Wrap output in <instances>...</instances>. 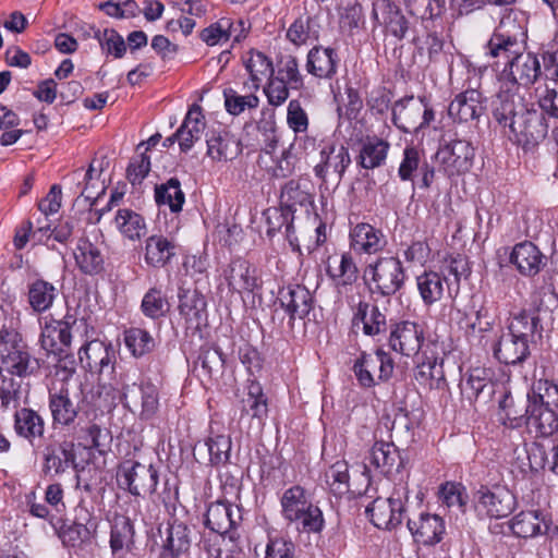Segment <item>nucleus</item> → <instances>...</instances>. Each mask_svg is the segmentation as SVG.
<instances>
[{
  "label": "nucleus",
  "instance_id": "nucleus-49",
  "mask_svg": "<svg viewBox=\"0 0 558 558\" xmlns=\"http://www.w3.org/2000/svg\"><path fill=\"white\" fill-rule=\"evenodd\" d=\"M286 37L294 46L301 47L317 40L319 32L311 15H301L290 25Z\"/></svg>",
  "mask_w": 558,
  "mask_h": 558
},
{
  "label": "nucleus",
  "instance_id": "nucleus-52",
  "mask_svg": "<svg viewBox=\"0 0 558 558\" xmlns=\"http://www.w3.org/2000/svg\"><path fill=\"white\" fill-rule=\"evenodd\" d=\"M484 374V369L475 368L461 381V392L470 402L477 400L482 393L490 396L495 392L494 385Z\"/></svg>",
  "mask_w": 558,
  "mask_h": 558
},
{
  "label": "nucleus",
  "instance_id": "nucleus-51",
  "mask_svg": "<svg viewBox=\"0 0 558 558\" xmlns=\"http://www.w3.org/2000/svg\"><path fill=\"white\" fill-rule=\"evenodd\" d=\"M264 215L268 225L267 234L274 236L284 228V234L293 245L296 241V238H293V213L281 205L280 208H268Z\"/></svg>",
  "mask_w": 558,
  "mask_h": 558
},
{
  "label": "nucleus",
  "instance_id": "nucleus-37",
  "mask_svg": "<svg viewBox=\"0 0 558 558\" xmlns=\"http://www.w3.org/2000/svg\"><path fill=\"white\" fill-rule=\"evenodd\" d=\"M73 254L76 266L83 274L97 275L104 269V255L88 239H80Z\"/></svg>",
  "mask_w": 558,
  "mask_h": 558
},
{
  "label": "nucleus",
  "instance_id": "nucleus-42",
  "mask_svg": "<svg viewBox=\"0 0 558 558\" xmlns=\"http://www.w3.org/2000/svg\"><path fill=\"white\" fill-rule=\"evenodd\" d=\"M175 255L174 242L163 235H151L145 244V262L155 268L165 267Z\"/></svg>",
  "mask_w": 558,
  "mask_h": 558
},
{
  "label": "nucleus",
  "instance_id": "nucleus-56",
  "mask_svg": "<svg viewBox=\"0 0 558 558\" xmlns=\"http://www.w3.org/2000/svg\"><path fill=\"white\" fill-rule=\"evenodd\" d=\"M124 343L135 357H141L155 348V340L148 331L142 328H130L124 331Z\"/></svg>",
  "mask_w": 558,
  "mask_h": 558
},
{
  "label": "nucleus",
  "instance_id": "nucleus-29",
  "mask_svg": "<svg viewBox=\"0 0 558 558\" xmlns=\"http://www.w3.org/2000/svg\"><path fill=\"white\" fill-rule=\"evenodd\" d=\"M544 255L532 242L524 241L513 246L510 254V263L523 276H535L544 265Z\"/></svg>",
  "mask_w": 558,
  "mask_h": 558
},
{
  "label": "nucleus",
  "instance_id": "nucleus-19",
  "mask_svg": "<svg viewBox=\"0 0 558 558\" xmlns=\"http://www.w3.org/2000/svg\"><path fill=\"white\" fill-rule=\"evenodd\" d=\"M340 64V57L331 47L314 46L306 57L305 69L318 80H332Z\"/></svg>",
  "mask_w": 558,
  "mask_h": 558
},
{
  "label": "nucleus",
  "instance_id": "nucleus-64",
  "mask_svg": "<svg viewBox=\"0 0 558 558\" xmlns=\"http://www.w3.org/2000/svg\"><path fill=\"white\" fill-rule=\"evenodd\" d=\"M527 401L541 400L542 402L558 405V384L548 379H539L533 385L532 393H527Z\"/></svg>",
  "mask_w": 558,
  "mask_h": 558
},
{
  "label": "nucleus",
  "instance_id": "nucleus-34",
  "mask_svg": "<svg viewBox=\"0 0 558 558\" xmlns=\"http://www.w3.org/2000/svg\"><path fill=\"white\" fill-rule=\"evenodd\" d=\"M245 70L250 75V83L243 84L245 92H257L265 78L274 74L271 61L262 52L251 50L243 57Z\"/></svg>",
  "mask_w": 558,
  "mask_h": 558
},
{
  "label": "nucleus",
  "instance_id": "nucleus-63",
  "mask_svg": "<svg viewBox=\"0 0 558 558\" xmlns=\"http://www.w3.org/2000/svg\"><path fill=\"white\" fill-rule=\"evenodd\" d=\"M463 329L469 338H477L482 333L489 332L493 329L494 322L484 307L478 308L472 317H465Z\"/></svg>",
  "mask_w": 558,
  "mask_h": 558
},
{
  "label": "nucleus",
  "instance_id": "nucleus-20",
  "mask_svg": "<svg viewBox=\"0 0 558 558\" xmlns=\"http://www.w3.org/2000/svg\"><path fill=\"white\" fill-rule=\"evenodd\" d=\"M525 423L538 436L549 437L558 430V414L541 400L527 401Z\"/></svg>",
  "mask_w": 558,
  "mask_h": 558
},
{
  "label": "nucleus",
  "instance_id": "nucleus-50",
  "mask_svg": "<svg viewBox=\"0 0 558 558\" xmlns=\"http://www.w3.org/2000/svg\"><path fill=\"white\" fill-rule=\"evenodd\" d=\"M56 296V287L46 280L37 279L28 286V303L37 313L49 310Z\"/></svg>",
  "mask_w": 558,
  "mask_h": 558
},
{
  "label": "nucleus",
  "instance_id": "nucleus-7",
  "mask_svg": "<svg viewBox=\"0 0 558 558\" xmlns=\"http://www.w3.org/2000/svg\"><path fill=\"white\" fill-rule=\"evenodd\" d=\"M541 75V63L536 54L520 51L499 74V92L518 93L519 86L533 85Z\"/></svg>",
  "mask_w": 558,
  "mask_h": 558
},
{
  "label": "nucleus",
  "instance_id": "nucleus-35",
  "mask_svg": "<svg viewBox=\"0 0 558 558\" xmlns=\"http://www.w3.org/2000/svg\"><path fill=\"white\" fill-rule=\"evenodd\" d=\"M242 399V415L246 414L255 420L260 429L268 417V399L257 381H250Z\"/></svg>",
  "mask_w": 558,
  "mask_h": 558
},
{
  "label": "nucleus",
  "instance_id": "nucleus-53",
  "mask_svg": "<svg viewBox=\"0 0 558 558\" xmlns=\"http://www.w3.org/2000/svg\"><path fill=\"white\" fill-rule=\"evenodd\" d=\"M307 184L299 180H290L281 190L280 205L290 209L292 213L296 206H307L312 204V195L307 190Z\"/></svg>",
  "mask_w": 558,
  "mask_h": 558
},
{
  "label": "nucleus",
  "instance_id": "nucleus-57",
  "mask_svg": "<svg viewBox=\"0 0 558 558\" xmlns=\"http://www.w3.org/2000/svg\"><path fill=\"white\" fill-rule=\"evenodd\" d=\"M543 520L537 511H522L511 521V530L519 537H533L542 532Z\"/></svg>",
  "mask_w": 558,
  "mask_h": 558
},
{
  "label": "nucleus",
  "instance_id": "nucleus-33",
  "mask_svg": "<svg viewBox=\"0 0 558 558\" xmlns=\"http://www.w3.org/2000/svg\"><path fill=\"white\" fill-rule=\"evenodd\" d=\"M204 130L205 118L202 108L198 105H193L187 111L183 123L175 132L180 149L183 153L189 151L194 143L201 138Z\"/></svg>",
  "mask_w": 558,
  "mask_h": 558
},
{
  "label": "nucleus",
  "instance_id": "nucleus-1",
  "mask_svg": "<svg viewBox=\"0 0 558 558\" xmlns=\"http://www.w3.org/2000/svg\"><path fill=\"white\" fill-rule=\"evenodd\" d=\"M493 118L508 137L523 146H534L548 133L545 117L527 106L519 93L498 92L493 101Z\"/></svg>",
  "mask_w": 558,
  "mask_h": 558
},
{
  "label": "nucleus",
  "instance_id": "nucleus-22",
  "mask_svg": "<svg viewBox=\"0 0 558 558\" xmlns=\"http://www.w3.org/2000/svg\"><path fill=\"white\" fill-rule=\"evenodd\" d=\"M366 468L389 476L401 466L398 448L391 441L376 440L366 457Z\"/></svg>",
  "mask_w": 558,
  "mask_h": 558
},
{
  "label": "nucleus",
  "instance_id": "nucleus-5",
  "mask_svg": "<svg viewBox=\"0 0 558 558\" xmlns=\"http://www.w3.org/2000/svg\"><path fill=\"white\" fill-rule=\"evenodd\" d=\"M241 509L238 506L223 500H218L208 506L205 514V525L216 535L204 539V546L220 547L227 539L233 545L239 539L234 527L241 522Z\"/></svg>",
  "mask_w": 558,
  "mask_h": 558
},
{
  "label": "nucleus",
  "instance_id": "nucleus-13",
  "mask_svg": "<svg viewBox=\"0 0 558 558\" xmlns=\"http://www.w3.org/2000/svg\"><path fill=\"white\" fill-rule=\"evenodd\" d=\"M38 368V361L24 344L5 340L0 335V371L22 378L34 375Z\"/></svg>",
  "mask_w": 558,
  "mask_h": 558
},
{
  "label": "nucleus",
  "instance_id": "nucleus-3",
  "mask_svg": "<svg viewBox=\"0 0 558 558\" xmlns=\"http://www.w3.org/2000/svg\"><path fill=\"white\" fill-rule=\"evenodd\" d=\"M280 505L282 518L289 523H295L298 530L305 533H319L323 530V512L301 485L287 488L281 495Z\"/></svg>",
  "mask_w": 558,
  "mask_h": 558
},
{
  "label": "nucleus",
  "instance_id": "nucleus-55",
  "mask_svg": "<svg viewBox=\"0 0 558 558\" xmlns=\"http://www.w3.org/2000/svg\"><path fill=\"white\" fill-rule=\"evenodd\" d=\"M246 93V95H241L231 87L223 90L225 108L228 113L239 116L245 109H256L258 107L259 98L256 96V92Z\"/></svg>",
  "mask_w": 558,
  "mask_h": 558
},
{
  "label": "nucleus",
  "instance_id": "nucleus-54",
  "mask_svg": "<svg viewBox=\"0 0 558 558\" xmlns=\"http://www.w3.org/2000/svg\"><path fill=\"white\" fill-rule=\"evenodd\" d=\"M538 329V318L525 311L514 315L509 324L508 333L529 344Z\"/></svg>",
  "mask_w": 558,
  "mask_h": 558
},
{
  "label": "nucleus",
  "instance_id": "nucleus-36",
  "mask_svg": "<svg viewBox=\"0 0 558 558\" xmlns=\"http://www.w3.org/2000/svg\"><path fill=\"white\" fill-rule=\"evenodd\" d=\"M378 12L381 15V24L385 25L388 33L398 39H402L408 32V21L402 14L400 8L390 0H383L374 5L373 15L379 20Z\"/></svg>",
  "mask_w": 558,
  "mask_h": 558
},
{
  "label": "nucleus",
  "instance_id": "nucleus-8",
  "mask_svg": "<svg viewBox=\"0 0 558 558\" xmlns=\"http://www.w3.org/2000/svg\"><path fill=\"white\" fill-rule=\"evenodd\" d=\"M117 476L119 486L136 497L154 494L159 480L158 471L151 463L131 460L120 465Z\"/></svg>",
  "mask_w": 558,
  "mask_h": 558
},
{
  "label": "nucleus",
  "instance_id": "nucleus-16",
  "mask_svg": "<svg viewBox=\"0 0 558 558\" xmlns=\"http://www.w3.org/2000/svg\"><path fill=\"white\" fill-rule=\"evenodd\" d=\"M436 157L444 167L445 172L449 177H453L470 170L474 157V148L465 140H456L440 147Z\"/></svg>",
  "mask_w": 558,
  "mask_h": 558
},
{
  "label": "nucleus",
  "instance_id": "nucleus-21",
  "mask_svg": "<svg viewBox=\"0 0 558 558\" xmlns=\"http://www.w3.org/2000/svg\"><path fill=\"white\" fill-rule=\"evenodd\" d=\"M278 301L290 316V320L303 319L313 307V296L307 288L301 284L288 286L279 290Z\"/></svg>",
  "mask_w": 558,
  "mask_h": 558
},
{
  "label": "nucleus",
  "instance_id": "nucleus-39",
  "mask_svg": "<svg viewBox=\"0 0 558 558\" xmlns=\"http://www.w3.org/2000/svg\"><path fill=\"white\" fill-rule=\"evenodd\" d=\"M207 156L214 161H227L235 158L241 149L235 138L228 132L213 131L207 135Z\"/></svg>",
  "mask_w": 558,
  "mask_h": 558
},
{
  "label": "nucleus",
  "instance_id": "nucleus-11",
  "mask_svg": "<svg viewBox=\"0 0 558 558\" xmlns=\"http://www.w3.org/2000/svg\"><path fill=\"white\" fill-rule=\"evenodd\" d=\"M78 360L82 366L90 373L99 374V386L104 391H109V381L105 380V371L110 369L112 377L122 368L116 367V351L111 343L100 340H92L78 350Z\"/></svg>",
  "mask_w": 558,
  "mask_h": 558
},
{
  "label": "nucleus",
  "instance_id": "nucleus-18",
  "mask_svg": "<svg viewBox=\"0 0 558 558\" xmlns=\"http://www.w3.org/2000/svg\"><path fill=\"white\" fill-rule=\"evenodd\" d=\"M424 341L422 327L413 322H401L390 332V348L405 356H413L418 353Z\"/></svg>",
  "mask_w": 558,
  "mask_h": 558
},
{
  "label": "nucleus",
  "instance_id": "nucleus-9",
  "mask_svg": "<svg viewBox=\"0 0 558 558\" xmlns=\"http://www.w3.org/2000/svg\"><path fill=\"white\" fill-rule=\"evenodd\" d=\"M374 283V291L383 296L393 295L404 283L402 263L395 256H381L369 263L364 270Z\"/></svg>",
  "mask_w": 558,
  "mask_h": 558
},
{
  "label": "nucleus",
  "instance_id": "nucleus-62",
  "mask_svg": "<svg viewBox=\"0 0 558 558\" xmlns=\"http://www.w3.org/2000/svg\"><path fill=\"white\" fill-rule=\"evenodd\" d=\"M22 396V383L13 377H0V403L7 410L10 407L16 408Z\"/></svg>",
  "mask_w": 558,
  "mask_h": 558
},
{
  "label": "nucleus",
  "instance_id": "nucleus-15",
  "mask_svg": "<svg viewBox=\"0 0 558 558\" xmlns=\"http://www.w3.org/2000/svg\"><path fill=\"white\" fill-rule=\"evenodd\" d=\"M223 278L232 292L254 294L262 287L257 269L243 258L233 259L225 269Z\"/></svg>",
  "mask_w": 558,
  "mask_h": 558
},
{
  "label": "nucleus",
  "instance_id": "nucleus-12",
  "mask_svg": "<svg viewBox=\"0 0 558 558\" xmlns=\"http://www.w3.org/2000/svg\"><path fill=\"white\" fill-rule=\"evenodd\" d=\"M393 368L392 357L383 350L363 352L353 367L359 384L365 388H371L379 381H387L392 376Z\"/></svg>",
  "mask_w": 558,
  "mask_h": 558
},
{
  "label": "nucleus",
  "instance_id": "nucleus-26",
  "mask_svg": "<svg viewBox=\"0 0 558 558\" xmlns=\"http://www.w3.org/2000/svg\"><path fill=\"white\" fill-rule=\"evenodd\" d=\"M408 527L414 539L424 545L439 543L446 532L442 518L430 513H421L417 519L409 520Z\"/></svg>",
  "mask_w": 558,
  "mask_h": 558
},
{
  "label": "nucleus",
  "instance_id": "nucleus-30",
  "mask_svg": "<svg viewBox=\"0 0 558 558\" xmlns=\"http://www.w3.org/2000/svg\"><path fill=\"white\" fill-rule=\"evenodd\" d=\"M179 311L189 328L198 329L206 322V300L197 290L179 292Z\"/></svg>",
  "mask_w": 558,
  "mask_h": 558
},
{
  "label": "nucleus",
  "instance_id": "nucleus-31",
  "mask_svg": "<svg viewBox=\"0 0 558 558\" xmlns=\"http://www.w3.org/2000/svg\"><path fill=\"white\" fill-rule=\"evenodd\" d=\"M422 109H424V97L414 99L413 96H410L400 99L392 107V121L404 132L417 130Z\"/></svg>",
  "mask_w": 558,
  "mask_h": 558
},
{
  "label": "nucleus",
  "instance_id": "nucleus-24",
  "mask_svg": "<svg viewBox=\"0 0 558 558\" xmlns=\"http://www.w3.org/2000/svg\"><path fill=\"white\" fill-rule=\"evenodd\" d=\"M484 111L482 95L476 89L458 94L448 107L449 117L459 123L478 119Z\"/></svg>",
  "mask_w": 558,
  "mask_h": 558
},
{
  "label": "nucleus",
  "instance_id": "nucleus-61",
  "mask_svg": "<svg viewBox=\"0 0 558 558\" xmlns=\"http://www.w3.org/2000/svg\"><path fill=\"white\" fill-rule=\"evenodd\" d=\"M94 36L99 41L102 52L112 54L114 58H122L125 53L124 39L114 29H97Z\"/></svg>",
  "mask_w": 558,
  "mask_h": 558
},
{
  "label": "nucleus",
  "instance_id": "nucleus-38",
  "mask_svg": "<svg viewBox=\"0 0 558 558\" xmlns=\"http://www.w3.org/2000/svg\"><path fill=\"white\" fill-rule=\"evenodd\" d=\"M414 377L420 385L430 390L444 389L447 385L444 360L435 356L425 357V360L417 364Z\"/></svg>",
  "mask_w": 558,
  "mask_h": 558
},
{
  "label": "nucleus",
  "instance_id": "nucleus-48",
  "mask_svg": "<svg viewBox=\"0 0 558 558\" xmlns=\"http://www.w3.org/2000/svg\"><path fill=\"white\" fill-rule=\"evenodd\" d=\"M416 284L424 304L432 305L442 298L446 278L435 271H425L417 276Z\"/></svg>",
  "mask_w": 558,
  "mask_h": 558
},
{
  "label": "nucleus",
  "instance_id": "nucleus-59",
  "mask_svg": "<svg viewBox=\"0 0 558 558\" xmlns=\"http://www.w3.org/2000/svg\"><path fill=\"white\" fill-rule=\"evenodd\" d=\"M466 497L465 488L461 484L446 482L439 487L438 498L441 505L448 509L456 508L464 512Z\"/></svg>",
  "mask_w": 558,
  "mask_h": 558
},
{
  "label": "nucleus",
  "instance_id": "nucleus-4",
  "mask_svg": "<svg viewBox=\"0 0 558 558\" xmlns=\"http://www.w3.org/2000/svg\"><path fill=\"white\" fill-rule=\"evenodd\" d=\"M526 32L515 14H505L487 43V54L509 63L520 51L525 50Z\"/></svg>",
  "mask_w": 558,
  "mask_h": 558
},
{
  "label": "nucleus",
  "instance_id": "nucleus-45",
  "mask_svg": "<svg viewBox=\"0 0 558 558\" xmlns=\"http://www.w3.org/2000/svg\"><path fill=\"white\" fill-rule=\"evenodd\" d=\"M155 201L159 207L168 206L171 213H180L185 203V194L179 179L170 178L167 182L156 185Z\"/></svg>",
  "mask_w": 558,
  "mask_h": 558
},
{
  "label": "nucleus",
  "instance_id": "nucleus-23",
  "mask_svg": "<svg viewBox=\"0 0 558 558\" xmlns=\"http://www.w3.org/2000/svg\"><path fill=\"white\" fill-rule=\"evenodd\" d=\"M387 240L381 230L361 222L350 230V247L360 254H376L384 250Z\"/></svg>",
  "mask_w": 558,
  "mask_h": 558
},
{
  "label": "nucleus",
  "instance_id": "nucleus-6",
  "mask_svg": "<svg viewBox=\"0 0 558 558\" xmlns=\"http://www.w3.org/2000/svg\"><path fill=\"white\" fill-rule=\"evenodd\" d=\"M408 499V483L400 481L395 485L393 490L388 498H376L366 507L365 512L376 527L392 530L401 524L404 505Z\"/></svg>",
  "mask_w": 558,
  "mask_h": 558
},
{
  "label": "nucleus",
  "instance_id": "nucleus-2",
  "mask_svg": "<svg viewBox=\"0 0 558 558\" xmlns=\"http://www.w3.org/2000/svg\"><path fill=\"white\" fill-rule=\"evenodd\" d=\"M112 401L119 400L141 420L153 418L159 409V391L150 381L137 383L134 368H120L109 380V391Z\"/></svg>",
  "mask_w": 558,
  "mask_h": 558
},
{
  "label": "nucleus",
  "instance_id": "nucleus-58",
  "mask_svg": "<svg viewBox=\"0 0 558 558\" xmlns=\"http://www.w3.org/2000/svg\"><path fill=\"white\" fill-rule=\"evenodd\" d=\"M326 484L330 490L342 496L349 490V465L345 461L339 460L328 468L325 472Z\"/></svg>",
  "mask_w": 558,
  "mask_h": 558
},
{
  "label": "nucleus",
  "instance_id": "nucleus-28",
  "mask_svg": "<svg viewBox=\"0 0 558 558\" xmlns=\"http://www.w3.org/2000/svg\"><path fill=\"white\" fill-rule=\"evenodd\" d=\"M76 465L74 444L62 441L58 445H49L44 450L43 472L45 474H62L69 468Z\"/></svg>",
  "mask_w": 558,
  "mask_h": 558
},
{
  "label": "nucleus",
  "instance_id": "nucleus-14",
  "mask_svg": "<svg viewBox=\"0 0 558 558\" xmlns=\"http://www.w3.org/2000/svg\"><path fill=\"white\" fill-rule=\"evenodd\" d=\"M476 508L494 519L506 518L515 509L517 500L513 493L506 486H482L475 494Z\"/></svg>",
  "mask_w": 558,
  "mask_h": 558
},
{
  "label": "nucleus",
  "instance_id": "nucleus-43",
  "mask_svg": "<svg viewBox=\"0 0 558 558\" xmlns=\"http://www.w3.org/2000/svg\"><path fill=\"white\" fill-rule=\"evenodd\" d=\"M191 531L182 522L173 521L167 530V537L163 542V555L173 558L184 556L191 547Z\"/></svg>",
  "mask_w": 558,
  "mask_h": 558
},
{
  "label": "nucleus",
  "instance_id": "nucleus-41",
  "mask_svg": "<svg viewBox=\"0 0 558 558\" xmlns=\"http://www.w3.org/2000/svg\"><path fill=\"white\" fill-rule=\"evenodd\" d=\"M495 357L505 364H517L529 355V344L522 340H517L510 333H502L498 342L494 345Z\"/></svg>",
  "mask_w": 558,
  "mask_h": 558
},
{
  "label": "nucleus",
  "instance_id": "nucleus-27",
  "mask_svg": "<svg viewBox=\"0 0 558 558\" xmlns=\"http://www.w3.org/2000/svg\"><path fill=\"white\" fill-rule=\"evenodd\" d=\"M49 410L53 425L69 426L74 423L80 412V405L70 397L69 388L49 390Z\"/></svg>",
  "mask_w": 558,
  "mask_h": 558
},
{
  "label": "nucleus",
  "instance_id": "nucleus-44",
  "mask_svg": "<svg viewBox=\"0 0 558 558\" xmlns=\"http://www.w3.org/2000/svg\"><path fill=\"white\" fill-rule=\"evenodd\" d=\"M14 430L19 436L33 440L44 435L45 421L35 410L22 408L14 414Z\"/></svg>",
  "mask_w": 558,
  "mask_h": 558
},
{
  "label": "nucleus",
  "instance_id": "nucleus-47",
  "mask_svg": "<svg viewBox=\"0 0 558 558\" xmlns=\"http://www.w3.org/2000/svg\"><path fill=\"white\" fill-rule=\"evenodd\" d=\"M114 225L119 232L131 241L140 240L146 234L145 219L136 211L128 208L117 211Z\"/></svg>",
  "mask_w": 558,
  "mask_h": 558
},
{
  "label": "nucleus",
  "instance_id": "nucleus-32",
  "mask_svg": "<svg viewBox=\"0 0 558 558\" xmlns=\"http://www.w3.org/2000/svg\"><path fill=\"white\" fill-rule=\"evenodd\" d=\"M134 526L130 518L116 514L110 532V548L113 557L124 558L134 545Z\"/></svg>",
  "mask_w": 558,
  "mask_h": 558
},
{
  "label": "nucleus",
  "instance_id": "nucleus-10",
  "mask_svg": "<svg viewBox=\"0 0 558 558\" xmlns=\"http://www.w3.org/2000/svg\"><path fill=\"white\" fill-rule=\"evenodd\" d=\"M77 325L76 319L68 317L66 320H50L45 324L40 335V344L48 353L59 356L60 367L74 372V360L69 356L64 348L71 344V328Z\"/></svg>",
  "mask_w": 558,
  "mask_h": 558
},
{
  "label": "nucleus",
  "instance_id": "nucleus-25",
  "mask_svg": "<svg viewBox=\"0 0 558 558\" xmlns=\"http://www.w3.org/2000/svg\"><path fill=\"white\" fill-rule=\"evenodd\" d=\"M348 303L354 311V320L363 324V331L367 336H375L386 330V315L375 305L363 301L360 295H350Z\"/></svg>",
  "mask_w": 558,
  "mask_h": 558
},
{
  "label": "nucleus",
  "instance_id": "nucleus-40",
  "mask_svg": "<svg viewBox=\"0 0 558 558\" xmlns=\"http://www.w3.org/2000/svg\"><path fill=\"white\" fill-rule=\"evenodd\" d=\"M389 148L387 141L368 136L361 145L357 163L366 170L378 168L385 163Z\"/></svg>",
  "mask_w": 558,
  "mask_h": 558
},
{
  "label": "nucleus",
  "instance_id": "nucleus-46",
  "mask_svg": "<svg viewBox=\"0 0 558 558\" xmlns=\"http://www.w3.org/2000/svg\"><path fill=\"white\" fill-rule=\"evenodd\" d=\"M327 272L338 286H351L357 279L359 269L351 253H343L339 258H329Z\"/></svg>",
  "mask_w": 558,
  "mask_h": 558
},
{
  "label": "nucleus",
  "instance_id": "nucleus-60",
  "mask_svg": "<svg viewBox=\"0 0 558 558\" xmlns=\"http://www.w3.org/2000/svg\"><path fill=\"white\" fill-rule=\"evenodd\" d=\"M234 31V25L229 19H221L204 28L199 37L207 45L215 46L228 41Z\"/></svg>",
  "mask_w": 558,
  "mask_h": 558
},
{
  "label": "nucleus",
  "instance_id": "nucleus-17",
  "mask_svg": "<svg viewBox=\"0 0 558 558\" xmlns=\"http://www.w3.org/2000/svg\"><path fill=\"white\" fill-rule=\"evenodd\" d=\"M319 157V162L314 167L315 175L325 182L331 178L339 183L351 163L349 149L343 145L326 144Z\"/></svg>",
  "mask_w": 558,
  "mask_h": 558
}]
</instances>
